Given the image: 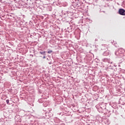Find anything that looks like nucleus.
Instances as JSON below:
<instances>
[{"label": "nucleus", "instance_id": "1", "mask_svg": "<svg viewBox=\"0 0 125 125\" xmlns=\"http://www.w3.org/2000/svg\"><path fill=\"white\" fill-rule=\"evenodd\" d=\"M119 13L120 15H125V10L123 9H119Z\"/></svg>", "mask_w": 125, "mask_h": 125}, {"label": "nucleus", "instance_id": "2", "mask_svg": "<svg viewBox=\"0 0 125 125\" xmlns=\"http://www.w3.org/2000/svg\"><path fill=\"white\" fill-rule=\"evenodd\" d=\"M40 53L41 54H45V51H44V52H40Z\"/></svg>", "mask_w": 125, "mask_h": 125}, {"label": "nucleus", "instance_id": "3", "mask_svg": "<svg viewBox=\"0 0 125 125\" xmlns=\"http://www.w3.org/2000/svg\"><path fill=\"white\" fill-rule=\"evenodd\" d=\"M52 52H53L52 50H50V51H48V53H49V54L52 53Z\"/></svg>", "mask_w": 125, "mask_h": 125}, {"label": "nucleus", "instance_id": "4", "mask_svg": "<svg viewBox=\"0 0 125 125\" xmlns=\"http://www.w3.org/2000/svg\"><path fill=\"white\" fill-rule=\"evenodd\" d=\"M6 103H7V104H8L9 103V100H7L6 101Z\"/></svg>", "mask_w": 125, "mask_h": 125}, {"label": "nucleus", "instance_id": "5", "mask_svg": "<svg viewBox=\"0 0 125 125\" xmlns=\"http://www.w3.org/2000/svg\"><path fill=\"white\" fill-rule=\"evenodd\" d=\"M43 58L44 59H45V56H43Z\"/></svg>", "mask_w": 125, "mask_h": 125}]
</instances>
